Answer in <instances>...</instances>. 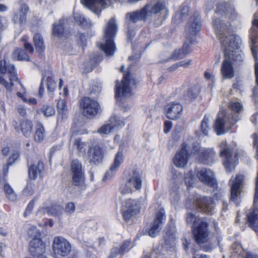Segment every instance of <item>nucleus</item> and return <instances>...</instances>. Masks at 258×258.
I'll use <instances>...</instances> for the list:
<instances>
[{
  "instance_id": "nucleus-24",
  "label": "nucleus",
  "mask_w": 258,
  "mask_h": 258,
  "mask_svg": "<svg viewBox=\"0 0 258 258\" xmlns=\"http://www.w3.org/2000/svg\"><path fill=\"white\" fill-rule=\"evenodd\" d=\"M124 160V155L122 151H118L116 154L113 164L110 167L109 170L106 173L103 179L110 178Z\"/></svg>"
},
{
  "instance_id": "nucleus-12",
  "label": "nucleus",
  "mask_w": 258,
  "mask_h": 258,
  "mask_svg": "<svg viewBox=\"0 0 258 258\" xmlns=\"http://www.w3.org/2000/svg\"><path fill=\"white\" fill-rule=\"evenodd\" d=\"M122 210L124 219L126 221L130 220L139 212V201L131 199L126 200L122 203Z\"/></svg>"
},
{
  "instance_id": "nucleus-9",
  "label": "nucleus",
  "mask_w": 258,
  "mask_h": 258,
  "mask_svg": "<svg viewBox=\"0 0 258 258\" xmlns=\"http://www.w3.org/2000/svg\"><path fill=\"white\" fill-rule=\"evenodd\" d=\"M130 74L127 73L124 74L122 80L120 83H117L116 85L115 95L117 99L122 98H126L132 95V87L129 85L132 83H134L136 85L135 81L130 79Z\"/></svg>"
},
{
  "instance_id": "nucleus-4",
  "label": "nucleus",
  "mask_w": 258,
  "mask_h": 258,
  "mask_svg": "<svg viewBox=\"0 0 258 258\" xmlns=\"http://www.w3.org/2000/svg\"><path fill=\"white\" fill-rule=\"evenodd\" d=\"M192 232L195 240L198 244L207 243L211 239L209 224L205 221H199L193 227Z\"/></svg>"
},
{
  "instance_id": "nucleus-3",
  "label": "nucleus",
  "mask_w": 258,
  "mask_h": 258,
  "mask_svg": "<svg viewBox=\"0 0 258 258\" xmlns=\"http://www.w3.org/2000/svg\"><path fill=\"white\" fill-rule=\"evenodd\" d=\"M235 117H230V114H226L225 111H220L215 120L214 128L218 135L224 134L227 131H229L232 125H233L238 120Z\"/></svg>"
},
{
  "instance_id": "nucleus-25",
  "label": "nucleus",
  "mask_w": 258,
  "mask_h": 258,
  "mask_svg": "<svg viewBox=\"0 0 258 258\" xmlns=\"http://www.w3.org/2000/svg\"><path fill=\"white\" fill-rule=\"evenodd\" d=\"M192 43V39H185L181 49L175 50L171 55L170 59L178 60L184 58L190 53L189 44Z\"/></svg>"
},
{
  "instance_id": "nucleus-13",
  "label": "nucleus",
  "mask_w": 258,
  "mask_h": 258,
  "mask_svg": "<svg viewBox=\"0 0 258 258\" xmlns=\"http://www.w3.org/2000/svg\"><path fill=\"white\" fill-rule=\"evenodd\" d=\"M201 29V24L199 16L190 17L185 29V39L187 40L192 39V43H194L195 40V36L200 31Z\"/></svg>"
},
{
  "instance_id": "nucleus-27",
  "label": "nucleus",
  "mask_w": 258,
  "mask_h": 258,
  "mask_svg": "<svg viewBox=\"0 0 258 258\" xmlns=\"http://www.w3.org/2000/svg\"><path fill=\"white\" fill-rule=\"evenodd\" d=\"M29 7L26 4H22L20 9L17 12L14 16L13 21L15 23L21 25L26 22V14Z\"/></svg>"
},
{
  "instance_id": "nucleus-47",
  "label": "nucleus",
  "mask_w": 258,
  "mask_h": 258,
  "mask_svg": "<svg viewBox=\"0 0 258 258\" xmlns=\"http://www.w3.org/2000/svg\"><path fill=\"white\" fill-rule=\"evenodd\" d=\"M186 220L187 223L189 224H194L193 227L199 222V221H204L203 219L196 216L191 213H188L187 215Z\"/></svg>"
},
{
  "instance_id": "nucleus-29",
  "label": "nucleus",
  "mask_w": 258,
  "mask_h": 258,
  "mask_svg": "<svg viewBox=\"0 0 258 258\" xmlns=\"http://www.w3.org/2000/svg\"><path fill=\"white\" fill-rule=\"evenodd\" d=\"M147 17L148 15L144 7L140 11L130 13L126 15V18H128L129 20L133 23H136L140 20H145Z\"/></svg>"
},
{
  "instance_id": "nucleus-55",
  "label": "nucleus",
  "mask_w": 258,
  "mask_h": 258,
  "mask_svg": "<svg viewBox=\"0 0 258 258\" xmlns=\"http://www.w3.org/2000/svg\"><path fill=\"white\" fill-rule=\"evenodd\" d=\"M75 210V204L73 202L68 203L66 206L65 208V212L69 214H71L73 213Z\"/></svg>"
},
{
  "instance_id": "nucleus-31",
  "label": "nucleus",
  "mask_w": 258,
  "mask_h": 258,
  "mask_svg": "<svg viewBox=\"0 0 258 258\" xmlns=\"http://www.w3.org/2000/svg\"><path fill=\"white\" fill-rule=\"evenodd\" d=\"M63 20H60L58 23L53 25V35L61 39H65L68 37V35L64 31V27L63 25Z\"/></svg>"
},
{
  "instance_id": "nucleus-18",
  "label": "nucleus",
  "mask_w": 258,
  "mask_h": 258,
  "mask_svg": "<svg viewBox=\"0 0 258 258\" xmlns=\"http://www.w3.org/2000/svg\"><path fill=\"white\" fill-rule=\"evenodd\" d=\"M165 115L170 119H176L179 118L182 114L183 107L178 102H172L167 104L165 107Z\"/></svg>"
},
{
  "instance_id": "nucleus-21",
  "label": "nucleus",
  "mask_w": 258,
  "mask_h": 258,
  "mask_svg": "<svg viewBox=\"0 0 258 258\" xmlns=\"http://www.w3.org/2000/svg\"><path fill=\"white\" fill-rule=\"evenodd\" d=\"M197 205L199 208L203 212L212 214L213 209V201L210 197H204L197 199Z\"/></svg>"
},
{
  "instance_id": "nucleus-37",
  "label": "nucleus",
  "mask_w": 258,
  "mask_h": 258,
  "mask_svg": "<svg viewBox=\"0 0 258 258\" xmlns=\"http://www.w3.org/2000/svg\"><path fill=\"white\" fill-rule=\"evenodd\" d=\"M13 58L18 60H29V57L26 52L21 49H17L13 52Z\"/></svg>"
},
{
  "instance_id": "nucleus-26",
  "label": "nucleus",
  "mask_w": 258,
  "mask_h": 258,
  "mask_svg": "<svg viewBox=\"0 0 258 258\" xmlns=\"http://www.w3.org/2000/svg\"><path fill=\"white\" fill-rule=\"evenodd\" d=\"M148 17L152 16L154 14H157L164 10L166 6L164 3L158 1L154 4H148L144 7Z\"/></svg>"
},
{
  "instance_id": "nucleus-1",
  "label": "nucleus",
  "mask_w": 258,
  "mask_h": 258,
  "mask_svg": "<svg viewBox=\"0 0 258 258\" xmlns=\"http://www.w3.org/2000/svg\"><path fill=\"white\" fill-rule=\"evenodd\" d=\"M214 26L225 54L220 69L221 74L224 79H231L235 77V67L243 61L242 53L238 50L241 41L239 36L230 34L227 25L221 20H214Z\"/></svg>"
},
{
  "instance_id": "nucleus-15",
  "label": "nucleus",
  "mask_w": 258,
  "mask_h": 258,
  "mask_svg": "<svg viewBox=\"0 0 258 258\" xmlns=\"http://www.w3.org/2000/svg\"><path fill=\"white\" fill-rule=\"evenodd\" d=\"M244 176L238 175L233 180H231L229 184L231 185V201L238 205L239 203L240 194L241 186L243 183Z\"/></svg>"
},
{
  "instance_id": "nucleus-45",
  "label": "nucleus",
  "mask_w": 258,
  "mask_h": 258,
  "mask_svg": "<svg viewBox=\"0 0 258 258\" xmlns=\"http://www.w3.org/2000/svg\"><path fill=\"white\" fill-rule=\"evenodd\" d=\"M113 131V126L110 123H106L98 130V133L101 135H107Z\"/></svg>"
},
{
  "instance_id": "nucleus-23",
  "label": "nucleus",
  "mask_w": 258,
  "mask_h": 258,
  "mask_svg": "<svg viewBox=\"0 0 258 258\" xmlns=\"http://www.w3.org/2000/svg\"><path fill=\"white\" fill-rule=\"evenodd\" d=\"M44 170L43 162L37 158L32 163L28 170L29 177L31 179L35 180L37 177L41 176L42 171Z\"/></svg>"
},
{
  "instance_id": "nucleus-20",
  "label": "nucleus",
  "mask_w": 258,
  "mask_h": 258,
  "mask_svg": "<svg viewBox=\"0 0 258 258\" xmlns=\"http://www.w3.org/2000/svg\"><path fill=\"white\" fill-rule=\"evenodd\" d=\"M87 156L90 162L94 164L101 163L103 158V152L98 145H94L89 148Z\"/></svg>"
},
{
  "instance_id": "nucleus-11",
  "label": "nucleus",
  "mask_w": 258,
  "mask_h": 258,
  "mask_svg": "<svg viewBox=\"0 0 258 258\" xmlns=\"http://www.w3.org/2000/svg\"><path fill=\"white\" fill-rule=\"evenodd\" d=\"M80 106L82 113L87 117L94 116L100 110L98 103L89 97L82 98L80 101Z\"/></svg>"
},
{
  "instance_id": "nucleus-53",
  "label": "nucleus",
  "mask_w": 258,
  "mask_h": 258,
  "mask_svg": "<svg viewBox=\"0 0 258 258\" xmlns=\"http://www.w3.org/2000/svg\"><path fill=\"white\" fill-rule=\"evenodd\" d=\"M252 54L253 55V57L255 59V68H254V73L255 75V82L257 86L258 87V61L257 60V56L256 55V53L253 49V48H251Z\"/></svg>"
},
{
  "instance_id": "nucleus-61",
  "label": "nucleus",
  "mask_w": 258,
  "mask_h": 258,
  "mask_svg": "<svg viewBox=\"0 0 258 258\" xmlns=\"http://www.w3.org/2000/svg\"><path fill=\"white\" fill-rule=\"evenodd\" d=\"M34 200H32L30 202V203L28 205V206L26 208V211L24 213L25 216H26L27 214L30 213L32 211V210L34 207Z\"/></svg>"
},
{
  "instance_id": "nucleus-52",
  "label": "nucleus",
  "mask_w": 258,
  "mask_h": 258,
  "mask_svg": "<svg viewBox=\"0 0 258 258\" xmlns=\"http://www.w3.org/2000/svg\"><path fill=\"white\" fill-rule=\"evenodd\" d=\"M47 86L48 91L53 92L56 87V84L52 77H49L47 78Z\"/></svg>"
},
{
  "instance_id": "nucleus-64",
  "label": "nucleus",
  "mask_w": 258,
  "mask_h": 258,
  "mask_svg": "<svg viewBox=\"0 0 258 258\" xmlns=\"http://www.w3.org/2000/svg\"><path fill=\"white\" fill-rule=\"evenodd\" d=\"M79 44L80 45L83 46L86 43V37L85 34H80L79 39Z\"/></svg>"
},
{
  "instance_id": "nucleus-10",
  "label": "nucleus",
  "mask_w": 258,
  "mask_h": 258,
  "mask_svg": "<svg viewBox=\"0 0 258 258\" xmlns=\"http://www.w3.org/2000/svg\"><path fill=\"white\" fill-rule=\"evenodd\" d=\"M219 147L220 148V155L224 158L223 164L227 172L232 171L235 168V161L232 156V148L224 141L221 143Z\"/></svg>"
},
{
  "instance_id": "nucleus-32",
  "label": "nucleus",
  "mask_w": 258,
  "mask_h": 258,
  "mask_svg": "<svg viewBox=\"0 0 258 258\" xmlns=\"http://www.w3.org/2000/svg\"><path fill=\"white\" fill-rule=\"evenodd\" d=\"M20 130L24 136L29 137L32 133L33 128L32 122L28 120H23L20 122Z\"/></svg>"
},
{
  "instance_id": "nucleus-59",
  "label": "nucleus",
  "mask_w": 258,
  "mask_h": 258,
  "mask_svg": "<svg viewBox=\"0 0 258 258\" xmlns=\"http://www.w3.org/2000/svg\"><path fill=\"white\" fill-rule=\"evenodd\" d=\"M172 126V122L170 121L167 120L164 122V133H168L171 129Z\"/></svg>"
},
{
  "instance_id": "nucleus-43",
  "label": "nucleus",
  "mask_w": 258,
  "mask_h": 258,
  "mask_svg": "<svg viewBox=\"0 0 258 258\" xmlns=\"http://www.w3.org/2000/svg\"><path fill=\"white\" fill-rule=\"evenodd\" d=\"M102 86L99 82H94L90 87V94L92 96L97 95L101 91Z\"/></svg>"
},
{
  "instance_id": "nucleus-34",
  "label": "nucleus",
  "mask_w": 258,
  "mask_h": 258,
  "mask_svg": "<svg viewBox=\"0 0 258 258\" xmlns=\"http://www.w3.org/2000/svg\"><path fill=\"white\" fill-rule=\"evenodd\" d=\"M33 41L35 47L37 51L39 52L44 51L45 46L44 41L41 35L39 33H36L33 37Z\"/></svg>"
},
{
  "instance_id": "nucleus-51",
  "label": "nucleus",
  "mask_w": 258,
  "mask_h": 258,
  "mask_svg": "<svg viewBox=\"0 0 258 258\" xmlns=\"http://www.w3.org/2000/svg\"><path fill=\"white\" fill-rule=\"evenodd\" d=\"M217 9L218 11H223L225 15H228L229 16V14H232L234 12V9L232 7H226L225 5L222 4V5H219L217 6Z\"/></svg>"
},
{
  "instance_id": "nucleus-50",
  "label": "nucleus",
  "mask_w": 258,
  "mask_h": 258,
  "mask_svg": "<svg viewBox=\"0 0 258 258\" xmlns=\"http://www.w3.org/2000/svg\"><path fill=\"white\" fill-rule=\"evenodd\" d=\"M57 108L59 113L63 114H66L67 111V107L63 100L60 99L57 103Z\"/></svg>"
},
{
  "instance_id": "nucleus-46",
  "label": "nucleus",
  "mask_w": 258,
  "mask_h": 258,
  "mask_svg": "<svg viewBox=\"0 0 258 258\" xmlns=\"http://www.w3.org/2000/svg\"><path fill=\"white\" fill-rule=\"evenodd\" d=\"M74 145L76 147L78 152L85 153L87 148V145L85 142H83L79 138H77L75 140Z\"/></svg>"
},
{
  "instance_id": "nucleus-16",
  "label": "nucleus",
  "mask_w": 258,
  "mask_h": 258,
  "mask_svg": "<svg viewBox=\"0 0 258 258\" xmlns=\"http://www.w3.org/2000/svg\"><path fill=\"white\" fill-rule=\"evenodd\" d=\"M197 176L202 183L208 186L215 187L217 185L214 173L209 169H201L197 172Z\"/></svg>"
},
{
  "instance_id": "nucleus-17",
  "label": "nucleus",
  "mask_w": 258,
  "mask_h": 258,
  "mask_svg": "<svg viewBox=\"0 0 258 258\" xmlns=\"http://www.w3.org/2000/svg\"><path fill=\"white\" fill-rule=\"evenodd\" d=\"M81 3L96 14H98L102 9L106 8L110 4L109 0H81Z\"/></svg>"
},
{
  "instance_id": "nucleus-57",
  "label": "nucleus",
  "mask_w": 258,
  "mask_h": 258,
  "mask_svg": "<svg viewBox=\"0 0 258 258\" xmlns=\"http://www.w3.org/2000/svg\"><path fill=\"white\" fill-rule=\"evenodd\" d=\"M19 157V154L18 152H15L9 158L8 160V165H12L13 163L18 159Z\"/></svg>"
},
{
  "instance_id": "nucleus-33",
  "label": "nucleus",
  "mask_w": 258,
  "mask_h": 258,
  "mask_svg": "<svg viewBox=\"0 0 258 258\" xmlns=\"http://www.w3.org/2000/svg\"><path fill=\"white\" fill-rule=\"evenodd\" d=\"M45 138V130L43 125L38 123L36 125V130L34 136V140L37 142H41Z\"/></svg>"
},
{
  "instance_id": "nucleus-62",
  "label": "nucleus",
  "mask_w": 258,
  "mask_h": 258,
  "mask_svg": "<svg viewBox=\"0 0 258 258\" xmlns=\"http://www.w3.org/2000/svg\"><path fill=\"white\" fill-rule=\"evenodd\" d=\"M232 248L236 253H238L239 252H241L242 249L240 243L238 242L234 243L232 245Z\"/></svg>"
},
{
  "instance_id": "nucleus-42",
  "label": "nucleus",
  "mask_w": 258,
  "mask_h": 258,
  "mask_svg": "<svg viewBox=\"0 0 258 258\" xmlns=\"http://www.w3.org/2000/svg\"><path fill=\"white\" fill-rule=\"evenodd\" d=\"M109 122L110 125L113 126V130L124 125L123 121H121L116 116H111L109 120Z\"/></svg>"
},
{
  "instance_id": "nucleus-8",
  "label": "nucleus",
  "mask_w": 258,
  "mask_h": 258,
  "mask_svg": "<svg viewBox=\"0 0 258 258\" xmlns=\"http://www.w3.org/2000/svg\"><path fill=\"white\" fill-rule=\"evenodd\" d=\"M192 153L200 162L205 164H211L214 160L215 152L213 149H200V144L195 143L192 146Z\"/></svg>"
},
{
  "instance_id": "nucleus-5",
  "label": "nucleus",
  "mask_w": 258,
  "mask_h": 258,
  "mask_svg": "<svg viewBox=\"0 0 258 258\" xmlns=\"http://www.w3.org/2000/svg\"><path fill=\"white\" fill-rule=\"evenodd\" d=\"M143 180L142 174L137 170H134L131 173L121 192L123 194L132 193L140 190L142 187Z\"/></svg>"
},
{
  "instance_id": "nucleus-19",
  "label": "nucleus",
  "mask_w": 258,
  "mask_h": 258,
  "mask_svg": "<svg viewBox=\"0 0 258 258\" xmlns=\"http://www.w3.org/2000/svg\"><path fill=\"white\" fill-rule=\"evenodd\" d=\"M165 217L164 210H159L156 214L154 222L148 231L151 237H155L157 236L161 229V225L165 220Z\"/></svg>"
},
{
  "instance_id": "nucleus-7",
  "label": "nucleus",
  "mask_w": 258,
  "mask_h": 258,
  "mask_svg": "<svg viewBox=\"0 0 258 258\" xmlns=\"http://www.w3.org/2000/svg\"><path fill=\"white\" fill-rule=\"evenodd\" d=\"M52 250L56 257L67 256L71 251L70 243L62 237H55L52 242Z\"/></svg>"
},
{
  "instance_id": "nucleus-38",
  "label": "nucleus",
  "mask_w": 258,
  "mask_h": 258,
  "mask_svg": "<svg viewBox=\"0 0 258 258\" xmlns=\"http://www.w3.org/2000/svg\"><path fill=\"white\" fill-rule=\"evenodd\" d=\"M74 18L77 23L81 25L84 29L89 28L92 24L89 20H87L83 16L79 14H76Z\"/></svg>"
},
{
  "instance_id": "nucleus-22",
  "label": "nucleus",
  "mask_w": 258,
  "mask_h": 258,
  "mask_svg": "<svg viewBox=\"0 0 258 258\" xmlns=\"http://www.w3.org/2000/svg\"><path fill=\"white\" fill-rule=\"evenodd\" d=\"M45 244L39 238H33L29 243V251L31 253L37 257L40 255H44Z\"/></svg>"
},
{
  "instance_id": "nucleus-35",
  "label": "nucleus",
  "mask_w": 258,
  "mask_h": 258,
  "mask_svg": "<svg viewBox=\"0 0 258 258\" xmlns=\"http://www.w3.org/2000/svg\"><path fill=\"white\" fill-rule=\"evenodd\" d=\"M72 182L75 186H83L85 183L84 173L72 174Z\"/></svg>"
},
{
  "instance_id": "nucleus-54",
  "label": "nucleus",
  "mask_w": 258,
  "mask_h": 258,
  "mask_svg": "<svg viewBox=\"0 0 258 258\" xmlns=\"http://www.w3.org/2000/svg\"><path fill=\"white\" fill-rule=\"evenodd\" d=\"M23 194L25 196H31L34 193V185L32 184L28 183L23 191Z\"/></svg>"
},
{
  "instance_id": "nucleus-48",
  "label": "nucleus",
  "mask_w": 258,
  "mask_h": 258,
  "mask_svg": "<svg viewBox=\"0 0 258 258\" xmlns=\"http://www.w3.org/2000/svg\"><path fill=\"white\" fill-rule=\"evenodd\" d=\"M229 107L232 111L239 113L243 109L242 104L239 101H231L229 103Z\"/></svg>"
},
{
  "instance_id": "nucleus-39",
  "label": "nucleus",
  "mask_w": 258,
  "mask_h": 258,
  "mask_svg": "<svg viewBox=\"0 0 258 258\" xmlns=\"http://www.w3.org/2000/svg\"><path fill=\"white\" fill-rule=\"evenodd\" d=\"M210 116L205 115L201 122V130L204 135L207 136L210 130Z\"/></svg>"
},
{
  "instance_id": "nucleus-63",
  "label": "nucleus",
  "mask_w": 258,
  "mask_h": 258,
  "mask_svg": "<svg viewBox=\"0 0 258 258\" xmlns=\"http://www.w3.org/2000/svg\"><path fill=\"white\" fill-rule=\"evenodd\" d=\"M19 114L22 116H25L26 115V110L25 108L22 106L19 105L17 108Z\"/></svg>"
},
{
  "instance_id": "nucleus-44",
  "label": "nucleus",
  "mask_w": 258,
  "mask_h": 258,
  "mask_svg": "<svg viewBox=\"0 0 258 258\" xmlns=\"http://www.w3.org/2000/svg\"><path fill=\"white\" fill-rule=\"evenodd\" d=\"M40 111L47 117L52 116L55 113V110L53 107L48 105H44L41 108Z\"/></svg>"
},
{
  "instance_id": "nucleus-2",
  "label": "nucleus",
  "mask_w": 258,
  "mask_h": 258,
  "mask_svg": "<svg viewBox=\"0 0 258 258\" xmlns=\"http://www.w3.org/2000/svg\"><path fill=\"white\" fill-rule=\"evenodd\" d=\"M117 30V25L114 18L110 19L107 22L104 30V43H101L100 48L102 49L106 55H112L116 50V47L113 42Z\"/></svg>"
},
{
  "instance_id": "nucleus-28",
  "label": "nucleus",
  "mask_w": 258,
  "mask_h": 258,
  "mask_svg": "<svg viewBox=\"0 0 258 258\" xmlns=\"http://www.w3.org/2000/svg\"><path fill=\"white\" fill-rule=\"evenodd\" d=\"M62 211L63 208L61 206L54 205L50 207L40 209L38 211L37 214H42L47 213L48 215L58 217L62 214Z\"/></svg>"
},
{
  "instance_id": "nucleus-36",
  "label": "nucleus",
  "mask_w": 258,
  "mask_h": 258,
  "mask_svg": "<svg viewBox=\"0 0 258 258\" xmlns=\"http://www.w3.org/2000/svg\"><path fill=\"white\" fill-rule=\"evenodd\" d=\"M200 88L197 86L190 87L186 92L185 97L189 100L196 99L200 93Z\"/></svg>"
},
{
  "instance_id": "nucleus-30",
  "label": "nucleus",
  "mask_w": 258,
  "mask_h": 258,
  "mask_svg": "<svg viewBox=\"0 0 258 258\" xmlns=\"http://www.w3.org/2000/svg\"><path fill=\"white\" fill-rule=\"evenodd\" d=\"M249 225L256 231L258 228V208H253L247 215Z\"/></svg>"
},
{
  "instance_id": "nucleus-14",
  "label": "nucleus",
  "mask_w": 258,
  "mask_h": 258,
  "mask_svg": "<svg viewBox=\"0 0 258 258\" xmlns=\"http://www.w3.org/2000/svg\"><path fill=\"white\" fill-rule=\"evenodd\" d=\"M187 145L183 143L173 158V163L177 167L183 168L187 164L190 154L187 151Z\"/></svg>"
},
{
  "instance_id": "nucleus-41",
  "label": "nucleus",
  "mask_w": 258,
  "mask_h": 258,
  "mask_svg": "<svg viewBox=\"0 0 258 258\" xmlns=\"http://www.w3.org/2000/svg\"><path fill=\"white\" fill-rule=\"evenodd\" d=\"M7 197L11 201H15L17 195L9 184H5L4 187Z\"/></svg>"
},
{
  "instance_id": "nucleus-58",
  "label": "nucleus",
  "mask_w": 258,
  "mask_h": 258,
  "mask_svg": "<svg viewBox=\"0 0 258 258\" xmlns=\"http://www.w3.org/2000/svg\"><path fill=\"white\" fill-rule=\"evenodd\" d=\"M178 66L180 67H184V68H187L192 63V60L191 59H186L182 61H180L178 62Z\"/></svg>"
},
{
  "instance_id": "nucleus-40",
  "label": "nucleus",
  "mask_w": 258,
  "mask_h": 258,
  "mask_svg": "<svg viewBox=\"0 0 258 258\" xmlns=\"http://www.w3.org/2000/svg\"><path fill=\"white\" fill-rule=\"evenodd\" d=\"M72 174L83 173L82 164L77 159L72 160L71 164Z\"/></svg>"
},
{
  "instance_id": "nucleus-49",
  "label": "nucleus",
  "mask_w": 258,
  "mask_h": 258,
  "mask_svg": "<svg viewBox=\"0 0 258 258\" xmlns=\"http://www.w3.org/2000/svg\"><path fill=\"white\" fill-rule=\"evenodd\" d=\"M17 95L19 97L21 98L22 100L25 102L28 103L30 104H33V105H35L37 103V101L35 98H31V99H28L26 97V92L25 91H24L23 93H21L20 92H17Z\"/></svg>"
},
{
  "instance_id": "nucleus-60",
  "label": "nucleus",
  "mask_w": 258,
  "mask_h": 258,
  "mask_svg": "<svg viewBox=\"0 0 258 258\" xmlns=\"http://www.w3.org/2000/svg\"><path fill=\"white\" fill-rule=\"evenodd\" d=\"M119 253H121L120 248L118 247H113L111 250L110 253V255L109 256L110 258H114L116 257L117 254Z\"/></svg>"
},
{
  "instance_id": "nucleus-56",
  "label": "nucleus",
  "mask_w": 258,
  "mask_h": 258,
  "mask_svg": "<svg viewBox=\"0 0 258 258\" xmlns=\"http://www.w3.org/2000/svg\"><path fill=\"white\" fill-rule=\"evenodd\" d=\"M131 243V241L130 240H126L123 242L120 247L121 253H123V252L127 251Z\"/></svg>"
},
{
  "instance_id": "nucleus-6",
  "label": "nucleus",
  "mask_w": 258,
  "mask_h": 258,
  "mask_svg": "<svg viewBox=\"0 0 258 258\" xmlns=\"http://www.w3.org/2000/svg\"><path fill=\"white\" fill-rule=\"evenodd\" d=\"M0 72L3 74L7 73L11 81V83L9 84L3 77L0 76V84L3 85L7 90L11 91L12 87L14 85L13 82L18 80L14 66L12 64H6L5 60H2L0 61Z\"/></svg>"
}]
</instances>
